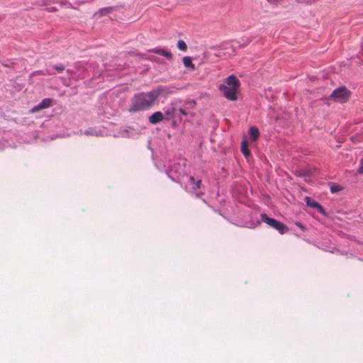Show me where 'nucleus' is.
I'll list each match as a JSON object with an SVG mask.
<instances>
[{
  "label": "nucleus",
  "mask_w": 363,
  "mask_h": 363,
  "mask_svg": "<svg viewBox=\"0 0 363 363\" xmlns=\"http://www.w3.org/2000/svg\"><path fill=\"white\" fill-rule=\"evenodd\" d=\"M351 95L350 91L345 86H341L333 91L330 97L340 103L346 102Z\"/></svg>",
  "instance_id": "20e7f679"
},
{
  "label": "nucleus",
  "mask_w": 363,
  "mask_h": 363,
  "mask_svg": "<svg viewBox=\"0 0 363 363\" xmlns=\"http://www.w3.org/2000/svg\"><path fill=\"white\" fill-rule=\"evenodd\" d=\"M248 133L250 135V140L252 141L257 140L259 136V129L255 126H250Z\"/></svg>",
  "instance_id": "2eb2a0df"
},
{
  "label": "nucleus",
  "mask_w": 363,
  "mask_h": 363,
  "mask_svg": "<svg viewBox=\"0 0 363 363\" xmlns=\"http://www.w3.org/2000/svg\"><path fill=\"white\" fill-rule=\"evenodd\" d=\"M55 0H38L33 3V5L38 6H46L51 4H55Z\"/></svg>",
  "instance_id": "f3484780"
},
{
  "label": "nucleus",
  "mask_w": 363,
  "mask_h": 363,
  "mask_svg": "<svg viewBox=\"0 0 363 363\" xmlns=\"http://www.w3.org/2000/svg\"><path fill=\"white\" fill-rule=\"evenodd\" d=\"M296 225L298 226L302 231H304L306 228L305 226L301 223V222H296L295 223Z\"/></svg>",
  "instance_id": "c85d7f7f"
},
{
  "label": "nucleus",
  "mask_w": 363,
  "mask_h": 363,
  "mask_svg": "<svg viewBox=\"0 0 363 363\" xmlns=\"http://www.w3.org/2000/svg\"><path fill=\"white\" fill-rule=\"evenodd\" d=\"M177 48L182 51H186L187 49V45L184 40H179L177 43Z\"/></svg>",
  "instance_id": "5701e85b"
},
{
  "label": "nucleus",
  "mask_w": 363,
  "mask_h": 363,
  "mask_svg": "<svg viewBox=\"0 0 363 363\" xmlns=\"http://www.w3.org/2000/svg\"><path fill=\"white\" fill-rule=\"evenodd\" d=\"M44 10L49 13H53L57 11L58 9L55 6H48L45 7Z\"/></svg>",
  "instance_id": "393cba45"
},
{
  "label": "nucleus",
  "mask_w": 363,
  "mask_h": 363,
  "mask_svg": "<svg viewBox=\"0 0 363 363\" xmlns=\"http://www.w3.org/2000/svg\"><path fill=\"white\" fill-rule=\"evenodd\" d=\"M223 84H226L229 87L238 88L240 86V82L235 75L231 74L226 78Z\"/></svg>",
  "instance_id": "ddd939ff"
},
{
  "label": "nucleus",
  "mask_w": 363,
  "mask_h": 363,
  "mask_svg": "<svg viewBox=\"0 0 363 363\" xmlns=\"http://www.w3.org/2000/svg\"><path fill=\"white\" fill-rule=\"evenodd\" d=\"M164 119V114L161 111H155L148 118V122L150 124L155 125Z\"/></svg>",
  "instance_id": "9d476101"
},
{
  "label": "nucleus",
  "mask_w": 363,
  "mask_h": 363,
  "mask_svg": "<svg viewBox=\"0 0 363 363\" xmlns=\"http://www.w3.org/2000/svg\"><path fill=\"white\" fill-rule=\"evenodd\" d=\"M182 60L185 67L189 68L191 69H194L195 66L192 62L191 57L185 56L183 57Z\"/></svg>",
  "instance_id": "a211bd4d"
},
{
  "label": "nucleus",
  "mask_w": 363,
  "mask_h": 363,
  "mask_svg": "<svg viewBox=\"0 0 363 363\" xmlns=\"http://www.w3.org/2000/svg\"><path fill=\"white\" fill-rule=\"evenodd\" d=\"M55 4H59L60 6H66L67 8L74 9V6L67 0H55Z\"/></svg>",
  "instance_id": "aec40b11"
},
{
  "label": "nucleus",
  "mask_w": 363,
  "mask_h": 363,
  "mask_svg": "<svg viewBox=\"0 0 363 363\" xmlns=\"http://www.w3.org/2000/svg\"><path fill=\"white\" fill-rule=\"evenodd\" d=\"M260 218L262 222L277 230L281 235L285 234L289 230V228L284 223L277 220L275 218H269L264 213L260 214Z\"/></svg>",
  "instance_id": "7ed1b4c3"
},
{
  "label": "nucleus",
  "mask_w": 363,
  "mask_h": 363,
  "mask_svg": "<svg viewBox=\"0 0 363 363\" xmlns=\"http://www.w3.org/2000/svg\"><path fill=\"white\" fill-rule=\"evenodd\" d=\"M171 120H172V125H173V126H176V125H177V122H176V121H175V118H174V119H171Z\"/></svg>",
  "instance_id": "c756f323"
},
{
  "label": "nucleus",
  "mask_w": 363,
  "mask_h": 363,
  "mask_svg": "<svg viewBox=\"0 0 363 363\" xmlns=\"http://www.w3.org/2000/svg\"><path fill=\"white\" fill-rule=\"evenodd\" d=\"M84 135H93V136H103V130L97 128H89L83 132Z\"/></svg>",
  "instance_id": "4468645a"
},
{
  "label": "nucleus",
  "mask_w": 363,
  "mask_h": 363,
  "mask_svg": "<svg viewBox=\"0 0 363 363\" xmlns=\"http://www.w3.org/2000/svg\"><path fill=\"white\" fill-rule=\"evenodd\" d=\"M306 205L313 208H317L318 212L323 215L325 214L324 208L316 201L311 199L310 197H306Z\"/></svg>",
  "instance_id": "6e6552de"
},
{
  "label": "nucleus",
  "mask_w": 363,
  "mask_h": 363,
  "mask_svg": "<svg viewBox=\"0 0 363 363\" xmlns=\"http://www.w3.org/2000/svg\"><path fill=\"white\" fill-rule=\"evenodd\" d=\"M360 45H361V48H362V46H363V38H362V41H361Z\"/></svg>",
  "instance_id": "7c9ffc66"
},
{
  "label": "nucleus",
  "mask_w": 363,
  "mask_h": 363,
  "mask_svg": "<svg viewBox=\"0 0 363 363\" xmlns=\"http://www.w3.org/2000/svg\"><path fill=\"white\" fill-rule=\"evenodd\" d=\"M66 72H67V74L68 76V79H74V80H76V75H77V72H74L72 69H67Z\"/></svg>",
  "instance_id": "4be33fe9"
},
{
  "label": "nucleus",
  "mask_w": 363,
  "mask_h": 363,
  "mask_svg": "<svg viewBox=\"0 0 363 363\" xmlns=\"http://www.w3.org/2000/svg\"><path fill=\"white\" fill-rule=\"evenodd\" d=\"M238 88L229 87L226 84H220L219 86L220 91H223L224 96L230 101L237 99L236 91Z\"/></svg>",
  "instance_id": "423d86ee"
},
{
  "label": "nucleus",
  "mask_w": 363,
  "mask_h": 363,
  "mask_svg": "<svg viewBox=\"0 0 363 363\" xmlns=\"http://www.w3.org/2000/svg\"><path fill=\"white\" fill-rule=\"evenodd\" d=\"M361 50H362V55H363V46H362V48H361Z\"/></svg>",
  "instance_id": "2f4dec72"
},
{
  "label": "nucleus",
  "mask_w": 363,
  "mask_h": 363,
  "mask_svg": "<svg viewBox=\"0 0 363 363\" xmlns=\"http://www.w3.org/2000/svg\"><path fill=\"white\" fill-rule=\"evenodd\" d=\"M162 92L163 87L159 86L150 91L139 92L134 94L128 109L129 111L135 113L149 109Z\"/></svg>",
  "instance_id": "f03ea898"
},
{
  "label": "nucleus",
  "mask_w": 363,
  "mask_h": 363,
  "mask_svg": "<svg viewBox=\"0 0 363 363\" xmlns=\"http://www.w3.org/2000/svg\"><path fill=\"white\" fill-rule=\"evenodd\" d=\"M95 0H77V3H78L79 5L86 4V3H91L94 1Z\"/></svg>",
  "instance_id": "cd10ccee"
},
{
  "label": "nucleus",
  "mask_w": 363,
  "mask_h": 363,
  "mask_svg": "<svg viewBox=\"0 0 363 363\" xmlns=\"http://www.w3.org/2000/svg\"><path fill=\"white\" fill-rule=\"evenodd\" d=\"M60 79L62 83L63 84V85H65L66 86H68L69 85V82L68 79H66L65 77H61Z\"/></svg>",
  "instance_id": "a878e982"
},
{
  "label": "nucleus",
  "mask_w": 363,
  "mask_h": 363,
  "mask_svg": "<svg viewBox=\"0 0 363 363\" xmlns=\"http://www.w3.org/2000/svg\"><path fill=\"white\" fill-rule=\"evenodd\" d=\"M52 105V99L51 98H45L43 99L38 104L34 106L31 112L35 113L39 110L45 109L50 107Z\"/></svg>",
  "instance_id": "0eeeda50"
},
{
  "label": "nucleus",
  "mask_w": 363,
  "mask_h": 363,
  "mask_svg": "<svg viewBox=\"0 0 363 363\" xmlns=\"http://www.w3.org/2000/svg\"><path fill=\"white\" fill-rule=\"evenodd\" d=\"M357 172L359 174H363V158L360 160L359 167L357 169Z\"/></svg>",
  "instance_id": "bb28decb"
},
{
  "label": "nucleus",
  "mask_w": 363,
  "mask_h": 363,
  "mask_svg": "<svg viewBox=\"0 0 363 363\" xmlns=\"http://www.w3.org/2000/svg\"><path fill=\"white\" fill-rule=\"evenodd\" d=\"M115 10H116L115 6L104 7V8L99 9V11L95 13V15L96 16L98 15L99 16H103L106 14L111 13V12H113Z\"/></svg>",
  "instance_id": "dca6fc26"
},
{
  "label": "nucleus",
  "mask_w": 363,
  "mask_h": 363,
  "mask_svg": "<svg viewBox=\"0 0 363 363\" xmlns=\"http://www.w3.org/2000/svg\"><path fill=\"white\" fill-rule=\"evenodd\" d=\"M177 101H172L169 105L164 108V117L166 116L167 119H174L177 115Z\"/></svg>",
  "instance_id": "39448f33"
},
{
  "label": "nucleus",
  "mask_w": 363,
  "mask_h": 363,
  "mask_svg": "<svg viewBox=\"0 0 363 363\" xmlns=\"http://www.w3.org/2000/svg\"><path fill=\"white\" fill-rule=\"evenodd\" d=\"M150 52H152L155 54L164 56L169 60H171L172 57V53L162 48L157 47L150 50Z\"/></svg>",
  "instance_id": "9b49d317"
},
{
  "label": "nucleus",
  "mask_w": 363,
  "mask_h": 363,
  "mask_svg": "<svg viewBox=\"0 0 363 363\" xmlns=\"http://www.w3.org/2000/svg\"><path fill=\"white\" fill-rule=\"evenodd\" d=\"M75 68L77 69L76 72H78L76 75V80L83 79L87 77L86 69L84 65L80 63H77Z\"/></svg>",
  "instance_id": "f8f14e48"
},
{
  "label": "nucleus",
  "mask_w": 363,
  "mask_h": 363,
  "mask_svg": "<svg viewBox=\"0 0 363 363\" xmlns=\"http://www.w3.org/2000/svg\"><path fill=\"white\" fill-rule=\"evenodd\" d=\"M65 66L60 63L55 65H50L46 69V72L49 75L55 74L56 73H62L65 70Z\"/></svg>",
  "instance_id": "1a4fd4ad"
},
{
  "label": "nucleus",
  "mask_w": 363,
  "mask_h": 363,
  "mask_svg": "<svg viewBox=\"0 0 363 363\" xmlns=\"http://www.w3.org/2000/svg\"><path fill=\"white\" fill-rule=\"evenodd\" d=\"M342 189V187L337 184H333L330 187V190L332 193H337L340 191Z\"/></svg>",
  "instance_id": "b1692460"
},
{
  "label": "nucleus",
  "mask_w": 363,
  "mask_h": 363,
  "mask_svg": "<svg viewBox=\"0 0 363 363\" xmlns=\"http://www.w3.org/2000/svg\"><path fill=\"white\" fill-rule=\"evenodd\" d=\"M185 168V164L174 163L169 167L166 173L172 180L179 183L188 193L201 198L205 194L201 179L186 174Z\"/></svg>",
  "instance_id": "f257e3e1"
},
{
  "label": "nucleus",
  "mask_w": 363,
  "mask_h": 363,
  "mask_svg": "<svg viewBox=\"0 0 363 363\" xmlns=\"http://www.w3.org/2000/svg\"><path fill=\"white\" fill-rule=\"evenodd\" d=\"M247 145L248 144L246 140H243L241 143V152L245 157H248L250 155V151Z\"/></svg>",
  "instance_id": "6ab92c4d"
},
{
  "label": "nucleus",
  "mask_w": 363,
  "mask_h": 363,
  "mask_svg": "<svg viewBox=\"0 0 363 363\" xmlns=\"http://www.w3.org/2000/svg\"><path fill=\"white\" fill-rule=\"evenodd\" d=\"M181 116H187V112L186 111L185 109L182 108V107H179V106L177 105V116H178L179 118V120L182 121V118H181Z\"/></svg>",
  "instance_id": "412c9836"
}]
</instances>
